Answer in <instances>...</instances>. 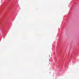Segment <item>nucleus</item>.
I'll list each match as a JSON object with an SVG mask.
<instances>
[{
  "instance_id": "obj_1",
  "label": "nucleus",
  "mask_w": 79,
  "mask_h": 79,
  "mask_svg": "<svg viewBox=\"0 0 79 79\" xmlns=\"http://www.w3.org/2000/svg\"><path fill=\"white\" fill-rule=\"evenodd\" d=\"M0 30H1V28H0Z\"/></svg>"
}]
</instances>
